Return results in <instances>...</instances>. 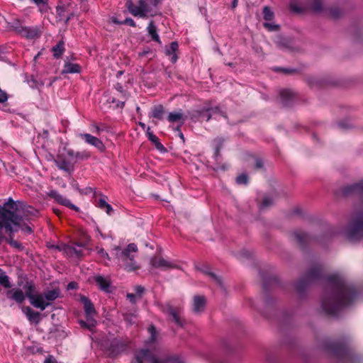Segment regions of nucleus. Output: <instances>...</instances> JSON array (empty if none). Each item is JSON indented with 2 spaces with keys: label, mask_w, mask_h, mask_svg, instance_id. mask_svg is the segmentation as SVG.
Returning <instances> with one entry per match:
<instances>
[{
  "label": "nucleus",
  "mask_w": 363,
  "mask_h": 363,
  "mask_svg": "<svg viewBox=\"0 0 363 363\" xmlns=\"http://www.w3.org/2000/svg\"><path fill=\"white\" fill-rule=\"evenodd\" d=\"M81 71V67L78 64L72 63V62H66L65 64V69L64 72L65 73H79Z\"/></svg>",
  "instance_id": "obj_38"
},
{
  "label": "nucleus",
  "mask_w": 363,
  "mask_h": 363,
  "mask_svg": "<svg viewBox=\"0 0 363 363\" xmlns=\"http://www.w3.org/2000/svg\"><path fill=\"white\" fill-rule=\"evenodd\" d=\"M135 358L138 363H184L176 356L167 357L159 359L153 352L148 349L141 350L138 352Z\"/></svg>",
  "instance_id": "obj_6"
},
{
  "label": "nucleus",
  "mask_w": 363,
  "mask_h": 363,
  "mask_svg": "<svg viewBox=\"0 0 363 363\" xmlns=\"http://www.w3.org/2000/svg\"><path fill=\"white\" fill-rule=\"evenodd\" d=\"M236 182L238 184H247L248 183V177L245 174H242L236 177Z\"/></svg>",
  "instance_id": "obj_55"
},
{
  "label": "nucleus",
  "mask_w": 363,
  "mask_h": 363,
  "mask_svg": "<svg viewBox=\"0 0 363 363\" xmlns=\"http://www.w3.org/2000/svg\"><path fill=\"white\" fill-rule=\"evenodd\" d=\"M97 253L102 257L106 258L108 261H110V257L104 248H98Z\"/></svg>",
  "instance_id": "obj_59"
},
{
  "label": "nucleus",
  "mask_w": 363,
  "mask_h": 363,
  "mask_svg": "<svg viewBox=\"0 0 363 363\" xmlns=\"http://www.w3.org/2000/svg\"><path fill=\"white\" fill-rule=\"evenodd\" d=\"M310 4L311 9L316 13L324 11L325 8L323 0H307Z\"/></svg>",
  "instance_id": "obj_36"
},
{
  "label": "nucleus",
  "mask_w": 363,
  "mask_h": 363,
  "mask_svg": "<svg viewBox=\"0 0 363 363\" xmlns=\"http://www.w3.org/2000/svg\"><path fill=\"white\" fill-rule=\"evenodd\" d=\"M273 199L269 196H264L262 201L259 205L260 210H264L273 204Z\"/></svg>",
  "instance_id": "obj_44"
},
{
  "label": "nucleus",
  "mask_w": 363,
  "mask_h": 363,
  "mask_svg": "<svg viewBox=\"0 0 363 363\" xmlns=\"http://www.w3.org/2000/svg\"><path fill=\"white\" fill-rule=\"evenodd\" d=\"M225 143V139L223 138H215L213 141V146L215 150L214 155L216 160H218L220 157V150L223 148Z\"/></svg>",
  "instance_id": "obj_34"
},
{
  "label": "nucleus",
  "mask_w": 363,
  "mask_h": 363,
  "mask_svg": "<svg viewBox=\"0 0 363 363\" xmlns=\"http://www.w3.org/2000/svg\"><path fill=\"white\" fill-rule=\"evenodd\" d=\"M48 196L50 198L55 199L58 203H60V204H61L62 206L68 207L69 208L72 209V210H74L75 211H79V208L77 206H75L74 204L72 203V202L68 199H67L66 197L63 196L62 195L59 194L55 190H51L48 193Z\"/></svg>",
  "instance_id": "obj_12"
},
{
  "label": "nucleus",
  "mask_w": 363,
  "mask_h": 363,
  "mask_svg": "<svg viewBox=\"0 0 363 363\" xmlns=\"http://www.w3.org/2000/svg\"><path fill=\"white\" fill-rule=\"evenodd\" d=\"M40 9V12H46L48 9V0H32Z\"/></svg>",
  "instance_id": "obj_47"
},
{
  "label": "nucleus",
  "mask_w": 363,
  "mask_h": 363,
  "mask_svg": "<svg viewBox=\"0 0 363 363\" xmlns=\"http://www.w3.org/2000/svg\"><path fill=\"white\" fill-rule=\"evenodd\" d=\"M148 332L150 334V337L149 338V342H155L156 338H157L156 328L153 325H150L148 328Z\"/></svg>",
  "instance_id": "obj_51"
},
{
  "label": "nucleus",
  "mask_w": 363,
  "mask_h": 363,
  "mask_svg": "<svg viewBox=\"0 0 363 363\" xmlns=\"http://www.w3.org/2000/svg\"><path fill=\"white\" fill-rule=\"evenodd\" d=\"M29 301L30 304L36 308H39L41 311H44L48 306H50V303L46 301L43 294H38L35 296H29Z\"/></svg>",
  "instance_id": "obj_18"
},
{
  "label": "nucleus",
  "mask_w": 363,
  "mask_h": 363,
  "mask_svg": "<svg viewBox=\"0 0 363 363\" xmlns=\"http://www.w3.org/2000/svg\"><path fill=\"white\" fill-rule=\"evenodd\" d=\"M123 25H128L131 27H136L135 22L131 18H126L124 21H123Z\"/></svg>",
  "instance_id": "obj_58"
},
{
  "label": "nucleus",
  "mask_w": 363,
  "mask_h": 363,
  "mask_svg": "<svg viewBox=\"0 0 363 363\" xmlns=\"http://www.w3.org/2000/svg\"><path fill=\"white\" fill-rule=\"evenodd\" d=\"M147 31L148 34L150 35L152 40L159 43L160 45L162 44L160 38L157 33V28L152 21H151L149 23L148 26L147 28Z\"/></svg>",
  "instance_id": "obj_30"
},
{
  "label": "nucleus",
  "mask_w": 363,
  "mask_h": 363,
  "mask_svg": "<svg viewBox=\"0 0 363 363\" xmlns=\"http://www.w3.org/2000/svg\"><path fill=\"white\" fill-rule=\"evenodd\" d=\"M357 296V290L352 284L340 275H331L327 278L322 308L327 314L335 315L341 309L352 304Z\"/></svg>",
  "instance_id": "obj_1"
},
{
  "label": "nucleus",
  "mask_w": 363,
  "mask_h": 363,
  "mask_svg": "<svg viewBox=\"0 0 363 363\" xmlns=\"http://www.w3.org/2000/svg\"><path fill=\"white\" fill-rule=\"evenodd\" d=\"M293 236L296 241L301 245H303L311 242L313 240H315V238H312L310 235L301 230L294 231Z\"/></svg>",
  "instance_id": "obj_23"
},
{
  "label": "nucleus",
  "mask_w": 363,
  "mask_h": 363,
  "mask_svg": "<svg viewBox=\"0 0 363 363\" xmlns=\"http://www.w3.org/2000/svg\"><path fill=\"white\" fill-rule=\"evenodd\" d=\"M152 267L163 270L176 268L177 265L160 256H154L150 259Z\"/></svg>",
  "instance_id": "obj_13"
},
{
  "label": "nucleus",
  "mask_w": 363,
  "mask_h": 363,
  "mask_svg": "<svg viewBox=\"0 0 363 363\" xmlns=\"http://www.w3.org/2000/svg\"><path fill=\"white\" fill-rule=\"evenodd\" d=\"M52 51L55 58H60L65 51L64 42H58L56 45L52 47Z\"/></svg>",
  "instance_id": "obj_39"
},
{
  "label": "nucleus",
  "mask_w": 363,
  "mask_h": 363,
  "mask_svg": "<svg viewBox=\"0 0 363 363\" xmlns=\"http://www.w3.org/2000/svg\"><path fill=\"white\" fill-rule=\"evenodd\" d=\"M179 49V44L177 41H173L170 43L169 46L165 48V55L169 57L170 61L174 64L177 60L178 56L177 52Z\"/></svg>",
  "instance_id": "obj_20"
},
{
  "label": "nucleus",
  "mask_w": 363,
  "mask_h": 363,
  "mask_svg": "<svg viewBox=\"0 0 363 363\" xmlns=\"http://www.w3.org/2000/svg\"><path fill=\"white\" fill-rule=\"evenodd\" d=\"M59 250L64 252L69 257L76 256L79 257L82 255V252L80 250H78L74 247L69 245L65 244L59 247Z\"/></svg>",
  "instance_id": "obj_31"
},
{
  "label": "nucleus",
  "mask_w": 363,
  "mask_h": 363,
  "mask_svg": "<svg viewBox=\"0 0 363 363\" xmlns=\"http://www.w3.org/2000/svg\"><path fill=\"white\" fill-rule=\"evenodd\" d=\"M109 101L112 104H116V108L122 109L125 106L126 101H125V99H122V101H121L115 98H110Z\"/></svg>",
  "instance_id": "obj_53"
},
{
  "label": "nucleus",
  "mask_w": 363,
  "mask_h": 363,
  "mask_svg": "<svg viewBox=\"0 0 363 363\" xmlns=\"http://www.w3.org/2000/svg\"><path fill=\"white\" fill-rule=\"evenodd\" d=\"M196 268L201 272L208 275L220 288H223V284L219 276L211 271V267L207 264L196 265Z\"/></svg>",
  "instance_id": "obj_17"
},
{
  "label": "nucleus",
  "mask_w": 363,
  "mask_h": 363,
  "mask_svg": "<svg viewBox=\"0 0 363 363\" xmlns=\"http://www.w3.org/2000/svg\"><path fill=\"white\" fill-rule=\"evenodd\" d=\"M263 26L269 31H277L279 29V26L273 23H264Z\"/></svg>",
  "instance_id": "obj_54"
},
{
  "label": "nucleus",
  "mask_w": 363,
  "mask_h": 363,
  "mask_svg": "<svg viewBox=\"0 0 363 363\" xmlns=\"http://www.w3.org/2000/svg\"><path fill=\"white\" fill-rule=\"evenodd\" d=\"M2 216L6 221V225L0 223V243L4 241L8 242L11 247L18 250H22V244L13 240L14 233L18 230L20 218L9 211H4Z\"/></svg>",
  "instance_id": "obj_2"
},
{
  "label": "nucleus",
  "mask_w": 363,
  "mask_h": 363,
  "mask_svg": "<svg viewBox=\"0 0 363 363\" xmlns=\"http://www.w3.org/2000/svg\"><path fill=\"white\" fill-rule=\"evenodd\" d=\"M23 27V26L22 22L19 19H14L12 21L8 23V28L18 35L21 33Z\"/></svg>",
  "instance_id": "obj_40"
},
{
  "label": "nucleus",
  "mask_w": 363,
  "mask_h": 363,
  "mask_svg": "<svg viewBox=\"0 0 363 363\" xmlns=\"http://www.w3.org/2000/svg\"><path fill=\"white\" fill-rule=\"evenodd\" d=\"M80 301L84 305L86 320H79L78 323L81 328H86L93 332L96 325V320L93 317L96 314L94 306L91 300L85 296H81Z\"/></svg>",
  "instance_id": "obj_4"
},
{
  "label": "nucleus",
  "mask_w": 363,
  "mask_h": 363,
  "mask_svg": "<svg viewBox=\"0 0 363 363\" xmlns=\"http://www.w3.org/2000/svg\"><path fill=\"white\" fill-rule=\"evenodd\" d=\"M321 347L326 352L338 357H341L345 352V347L342 344L330 340H324Z\"/></svg>",
  "instance_id": "obj_10"
},
{
  "label": "nucleus",
  "mask_w": 363,
  "mask_h": 363,
  "mask_svg": "<svg viewBox=\"0 0 363 363\" xmlns=\"http://www.w3.org/2000/svg\"><path fill=\"white\" fill-rule=\"evenodd\" d=\"M6 296L9 299L13 300L18 303H22L26 298L24 293L20 289H12L7 291Z\"/></svg>",
  "instance_id": "obj_21"
},
{
  "label": "nucleus",
  "mask_w": 363,
  "mask_h": 363,
  "mask_svg": "<svg viewBox=\"0 0 363 363\" xmlns=\"http://www.w3.org/2000/svg\"><path fill=\"white\" fill-rule=\"evenodd\" d=\"M138 6L140 8V9L145 11V13L147 16V13H148L149 9H148V6L146 2V0H139Z\"/></svg>",
  "instance_id": "obj_57"
},
{
  "label": "nucleus",
  "mask_w": 363,
  "mask_h": 363,
  "mask_svg": "<svg viewBox=\"0 0 363 363\" xmlns=\"http://www.w3.org/2000/svg\"><path fill=\"white\" fill-rule=\"evenodd\" d=\"M0 284L4 288L9 289L11 287V284L9 277L6 274V272L0 269Z\"/></svg>",
  "instance_id": "obj_41"
},
{
  "label": "nucleus",
  "mask_w": 363,
  "mask_h": 363,
  "mask_svg": "<svg viewBox=\"0 0 363 363\" xmlns=\"http://www.w3.org/2000/svg\"><path fill=\"white\" fill-rule=\"evenodd\" d=\"M113 250L118 262L123 265L126 271L132 272L139 269L135 260V254L138 252V247L135 243L129 244L124 249L117 246Z\"/></svg>",
  "instance_id": "obj_3"
},
{
  "label": "nucleus",
  "mask_w": 363,
  "mask_h": 363,
  "mask_svg": "<svg viewBox=\"0 0 363 363\" xmlns=\"http://www.w3.org/2000/svg\"><path fill=\"white\" fill-rule=\"evenodd\" d=\"M289 8L292 11L297 13H301L304 10V8L299 5V4L297 3L295 0L291 1L289 4Z\"/></svg>",
  "instance_id": "obj_45"
},
{
  "label": "nucleus",
  "mask_w": 363,
  "mask_h": 363,
  "mask_svg": "<svg viewBox=\"0 0 363 363\" xmlns=\"http://www.w3.org/2000/svg\"><path fill=\"white\" fill-rule=\"evenodd\" d=\"M322 276V267L315 265L312 267L306 276L300 279L295 284V289L298 294H303L308 286L313 281L318 280Z\"/></svg>",
  "instance_id": "obj_7"
},
{
  "label": "nucleus",
  "mask_w": 363,
  "mask_h": 363,
  "mask_svg": "<svg viewBox=\"0 0 363 363\" xmlns=\"http://www.w3.org/2000/svg\"><path fill=\"white\" fill-rule=\"evenodd\" d=\"M21 210L23 211V217H25L27 220H28L30 217H37L39 214V211L34 208L30 206H26L24 203V206H22Z\"/></svg>",
  "instance_id": "obj_33"
},
{
  "label": "nucleus",
  "mask_w": 363,
  "mask_h": 363,
  "mask_svg": "<svg viewBox=\"0 0 363 363\" xmlns=\"http://www.w3.org/2000/svg\"><path fill=\"white\" fill-rule=\"evenodd\" d=\"M167 313L171 316L172 320L178 326L184 327L186 321L180 316V309L169 306L167 308Z\"/></svg>",
  "instance_id": "obj_19"
},
{
  "label": "nucleus",
  "mask_w": 363,
  "mask_h": 363,
  "mask_svg": "<svg viewBox=\"0 0 363 363\" xmlns=\"http://www.w3.org/2000/svg\"><path fill=\"white\" fill-rule=\"evenodd\" d=\"M146 135L148 140L155 145V147L158 150L161 152L166 151V149L164 147V145L160 142L159 138L155 135H154V133L150 130V127L147 128Z\"/></svg>",
  "instance_id": "obj_29"
},
{
  "label": "nucleus",
  "mask_w": 363,
  "mask_h": 363,
  "mask_svg": "<svg viewBox=\"0 0 363 363\" xmlns=\"http://www.w3.org/2000/svg\"><path fill=\"white\" fill-rule=\"evenodd\" d=\"M90 157V153L86 150L82 152H76L75 154V158L81 160H88Z\"/></svg>",
  "instance_id": "obj_50"
},
{
  "label": "nucleus",
  "mask_w": 363,
  "mask_h": 363,
  "mask_svg": "<svg viewBox=\"0 0 363 363\" xmlns=\"http://www.w3.org/2000/svg\"><path fill=\"white\" fill-rule=\"evenodd\" d=\"M115 89L121 94V96L119 97L121 99H125V101H126L128 99L127 93L125 91L121 84L117 83L115 85Z\"/></svg>",
  "instance_id": "obj_49"
},
{
  "label": "nucleus",
  "mask_w": 363,
  "mask_h": 363,
  "mask_svg": "<svg viewBox=\"0 0 363 363\" xmlns=\"http://www.w3.org/2000/svg\"><path fill=\"white\" fill-rule=\"evenodd\" d=\"M22 206H24L23 202L19 201H15L11 198H9L8 201L4 203V206L0 208V223L2 225H6V221L4 220L1 214L6 210L10 211L20 218L19 225H21V223L23 220V216L18 215L16 212L21 210Z\"/></svg>",
  "instance_id": "obj_8"
},
{
  "label": "nucleus",
  "mask_w": 363,
  "mask_h": 363,
  "mask_svg": "<svg viewBox=\"0 0 363 363\" xmlns=\"http://www.w3.org/2000/svg\"><path fill=\"white\" fill-rule=\"evenodd\" d=\"M167 119L169 123L179 122L181 123V125H183L186 119V116H184L182 110H180L179 111L169 113Z\"/></svg>",
  "instance_id": "obj_27"
},
{
  "label": "nucleus",
  "mask_w": 363,
  "mask_h": 363,
  "mask_svg": "<svg viewBox=\"0 0 363 363\" xmlns=\"http://www.w3.org/2000/svg\"><path fill=\"white\" fill-rule=\"evenodd\" d=\"M135 291L137 294L141 295L144 292L145 289L142 286H135Z\"/></svg>",
  "instance_id": "obj_63"
},
{
  "label": "nucleus",
  "mask_w": 363,
  "mask_h": 363,
  "mask_svg": "<svg viewBox=\"0 0 363 363\" xmlns=\"http://www.w3.org/2000/svg\"><path fill=\"white\" fill-rule=\"evenodd\" d=\"M164 107L162 104H157L151 108V111L149 113L148 116L157 121H161L164 118Z\"/></svg>",
  "instance_id": "obj_25"
},
{
  "label": "nucleus",
  "mask_w": 363,
  "mask_h": 363,
  "mask_svg": "<svg viewBox=\"0 0 363 363\" xmlns=\"http://www.w3.org/2000/svg\"><path fill=\"white\" fill-rule=\"evenodd\" d=\"M263 167V162L261 159L256 158L255 160V168L262 169Z\"/></svg>",
  "instance_id": "obj_62"
},
{
  "label": "nucleus",
  "mask_w": 363,
  "mask_h": 363,
  "mask_svg": "<svg viewBox=\"0 0 363 363\" xmlns=\"http://www.w3.org/2000/svg\"><path fill=\"white\" fill-rule=\"evenodd\" d=\"M28 85L32 89H40L44 85V82L41 80H38L32 77L30 79L28 80Z\"/></svg>",
  "instance_id": "obj_43"
},
{
  "label": "nucleus",
  "mask_w": 363,
  "mask_h": 363,
  "mask_svg": "<svg viewBox=\"0 0 363 363\" xmlns=\"http://www.w3.org/2000/svg\"><path fill=\"white\" fill-rule=\"evenodd\" d=\"M123 318L128 325H133L136 321V317L133 314H125Z\"/></svg>",
  "instance_id": "obj_56"
},
{
  "label": "nucleus",
  "mask_w": 363,
  "mask_h": 363,
  "mask_svg": "<svg viewBox=\"0 0 363 363\" xmlns=\"http://www.w3.org/2000/svg\"><path fill=\"white\" fill-rule=\"evenodd\" d=\"M206 298L203 295H196L193 298L192 311L194 313H201L205 311Z\"/></svg>",
  "instance_id": "obj_15"
},
{
  "label": "nucleus",
  "mask_w": 363,
  "mask_h": 363,
  "mask_svg": "<svg viewBox=\"0 0 363 363\" xmlns=\"http://www.w3.org/2000/svg\"><path fill=\"white\" fill-rule=\"evenodd\" d=\"M57 167L69 174L74 171V163L64 154H59L54 160Z\"/></svg>",
  "instance_id": "obj_11"
},
{
  "label": "nucleus",
  "mask_w": 363,
  "mask_h": 363,
  "mask_svg": "<svg viewBox=\"0 0 363 363\" xmlns=\"http://www.w3.org/2000/svg\"><path fill=\"white\" fill-rule=\"evenodd\" d=\"M329 12L331 16L335 18L340 17L343 13L342 11L338 7H333L330 9Z\"/></svg>",
  "instance_id": "obj_52"
},
{
  "label": "nucleus",
  "mask_w": 363,
  "mask_h": 363,
  "mask_svg": "<svg viewBox=\"0 0 363 363\" xmlns=\"http://www.w3.org/2000/svg\"><path fill=\"white\" fill-rule=\"evenodd\" d=\"M94 279L101 291L111 292V281L108 278L101 275H97L94 277Z\"/></svg>",
  "instance_id": "obj_24"
},
{
  "label": "nucleus",
  "mask_w": 363,
  "mask_h": 363,
  "mask_svg": "<svg viewBox=\"0 0 363 363\" xmlns=\"http://www.w3.org/2000/svg\"><path fill=\"white\" fill-rule=\"evenodd\" d=\"M108 356L114 357L126 349L127 345L118 338H113L104 344Z\"/></svg>",
  "instance_id": "obj_9"
},
{
  "label": "nucleus",
  "mask_w": 363,
  "mask_h": 363,
  "mask_svg": "<svg viewBox=\"0 0 363 363\" xmlns=\"http://www.w3.org/2000/svg\"><path fill=\"white\" fill-rule=\"evenodd\" d=\"M127 8L129 12L134 16H138L140 18H146V15L145 13V11L140 9L139 6L135 5L131 0H129L126 3Z\"/></svg>",
  "instance_id": "obj_28"
},
{
  "label": "nucleus",
  "mask_w": 363,
  "mask_h": 363,
  "mask_svg": "<svg viewBox=\"0 0 363 363\" xmlns=\"http://www.w3.org/2000/svg\"><path fill=\"white\" fill-rule=\"evenodd\" d=\"M263 16L265 21H269L274 18V12L269 6H264L263 9Z\"/></svg>",
  "instance_id": "obj_46"
},
{
  "label": "nucleus",
  "mask_w": 363,
  "mask_h": 363,
  "mask_svg": "<svg viewBox=\"0 0 363 363\" xmlns=\"http://www.w3.org/2000/svg\"><path fill=\"white\" fill-rule=\"evenodd\" d=\"M60 291L58 288L52 289V290H48L44 292V297L45 299L48 301H53L56 300L58 297H60Z\"/></svg>",
  "instance_id": "obj_37"
},
{
  "label": "nucleus",
  "mask_w": 363,
  "mask_h": 363,
  "mask_svg": "<svg viewBox=\"0 0 363 363\" xmlns=\"http://www.w3.org/2000/svg\"><path fill=\"white\" fill-rule=\"evenodd\" d=\"M95 205L100 209L106 211V213L108 215H111L112 212L113 211L112 206L106 202L104 196L98 200H96Z\"/></svg>",
  "instance_id": "obj_32"
},
{
  "label": "nucleus",
  "mask_w": 363,
  "mask_h": 363,
  "mask_svg": "<svg viewBox=\"0 0 363 363\" xmlns=\"http://www.w3.org/2000/svg\"><path fill=\"white\" fill-rule=\"evenodd\" d=\"M343 193L345 195L357 194L363 198V181L345 186Z\"/></svg>",
  "instance_id": "obj_22"
},
{
  "label": "nucleus",
  "mask_w": 363,
  "mask_h": 363,
  "mask_svg": "<svg viewBox=\"0 0 363 363\" xmlns=\"http://www.w3.org/2000/svg\"><path fill=\"white\" fill-rule=\"evenodd\" d=\"M79 137L84 140L87 144L96 147L100 152H104L106 149L105 145L100 139L89 133H79Z\"/></svg>",
  "instance_id": "obj_14"
},
{
  "label": "nucleus",
  "mask_w": 363,
  "mask_h": 363,
  "mask_svg": "<svg viewBox=\"0 0 363 363\" xmlns=\"http://www.w3.org/2000/svg\"><path fill=\"white\" fill-rule=\"evenodd\" d=\"M343 233L350 241L363 238V213H357L352 218Z\"/></svg>",
  "instance_id": "obj_5"
},
{
  "label": "nucleus",
  "mask_w": 363,
  "mask_h": 363,
  "mask_svg": "<svg viewBox=\"0 0 363 363\" xmlns=\"http://www.w3.org/2000/svg\"><path fill=\"white\" fill-rule=\"evenodd\" d=\"M274 43L280 49H286L289 48L287 40L281 36H277L274 39Z\"/></svg>",
  "instance_id": "obj_42"
},
{
  "label": "nucleus",
  "mask_w": 363,
  "mask_h": 363,
  "mask_svg": "<svg viewBox=\"0 0 363 363\" xmlns=\"http://www.w3.org/2000/svg\"><path fill=\"white\" fill-rule=\"evenodd\" d=\"M279 94L284 106H288L294 98V93L289 89H283Z\"/></svg>",
  "instance_id": "obj_35"
},
{
  "label": "nucleus",
  "mask_w": 363,
  "mask_h": 363,
  "mask_svg": "<svg viewBox=\"0 0 363 363\" xmlns=\"http://www.w3.org/2000/svg\"><path fill=\"white\" fill-rule=\"evenodd\" d=\"M25 289V296L26 297H28L29 298V296H35V294H33L35 291V286L29 282H26V284L24 286Z\"/></svg>",
  "instance_id": "obj_48"
},
{
  "label": "nucleus",
  "mask_w": 363,
  "mask_h": 363,
  "mask_svg": "<svg viewBox=\"0 0 363 363\" xmlns=\"http://www.w3.org/2000/svg\"><path fill=\"white\" fill-rule=\"evenodd\" d=\"M41 31L38 26H23L19 35L27 39H35L40 36Z\"/></svg>",
  "instance_id": "obj_16"
},
{
  "label": "nucleus",
  "mask_w": 363,
  "mask_h": 363,
  "mask_svg": "<svg viewBox=\"0 0 363 363\" xmlns=\"http://www.w3.org/2000/svg\"><path fill=\"white\" fill-rule=\"evenodd\" d=\"M78 287H79L78 283H77L75 281H71L67 284V290L77 289H78Z\"/></svg>",
  "instance_id": "obj_60"
},
{
  "label": "nucleus",
  "mask_w": 363,
  "mask_h": 363,
  "mask_svg": "<svg viewBox=\"0 0 363 363\" xmlns=\"http://www.w3.org/2000/svg\"><path fill=\"white\" fill-rule=\"evenodd\" d=\"M21 228L22 231L26 232L28 234H31L33 232L32 228L28 225H23L21 227Z\"/></svg>",
  "instance_id": "obj_61"
},
{
  "label": "nucleus",
  "mask_w": 363,
  "mask_h": 363,
  "mask_svg": "<svg viewBox=\"0 0 363 363\" xmlns=\"http://www.w3.org/2000/svg\"><path fill=\"white\" fill-rule=\"evenodd\" d=\"M45 363H57V362L52 356L50 355L45 359Z\"/></svg>",
  "instance_id": "obj_64"
},
{
  "label": "nucleus",
  "mask_w": 363,
  "mask_h": 363,
  "mask_svg": "<svg viewBox=\"0 0 363 363\" xmlns=\"http://www.w3.org/2000/svg\"><path fill=\"white\" fill-rule=\"evenodd\" d=\"M23 313L26 314L27 318L30 322L38 324L41 320L40 313L38 311H33L30 307L26 306L23 309Z\"/></svg>",
  "instance_id": "obj_26"
}]
</instances>
